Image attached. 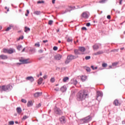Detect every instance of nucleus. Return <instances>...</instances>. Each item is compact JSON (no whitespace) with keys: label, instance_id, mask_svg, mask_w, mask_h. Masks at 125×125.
<instances>
[{"label":"nucleus","instance_id":"f257e3e1","mask_svg":"<svg viewBox=\"0 0 125 125\" xmlns=\"http://www.w3.org/2000/svg\"><path fill=\"white\" fill-rule=\"evenodd\" d=\"M88 94L85 91H80L77 95V100L78 101H83L84 100L86 97H87Z\"/></svg>","mask_w":125,"mask_h":125},{"label":"nucleus","instance_id":"f03ea898","mask_svg":"<svg viewBox=\"0 0 125 125\" xmlns=\"http://www.w3.org/2000/svg\"><path fill=\"white\" fill-rule=\"evenodd\" d=\"M90 121H91V118L90 117V116H88L82 119H80V123L81 124H86L90 122Z\"/></svg>","mask_w":125,"mask_h":125},{"label":"nucleus","instance_id":"7ed1b4c3","mask_svg":"<svg viewBox=\"0 0 125 125\" xmlns=\"http://www.w3.org/2000/svg\"><path fill=\"white\" fill-rule=\"evenodd\" d=\"M3 52L4 53H8V54H12L14 52H15V50L12 48L8 49H3Z\"/></svg>","mask_w":125,"mask_h":125},{"label":"nucleus","instance_id":"20e7f679","mask_svg":"<svg viewBox=\"0 0 125 125\" xmlns=\"http://www.w3.org/2000/svg\"><path fill=\"white\" fill-rule=\"evenodd\" d=\"M20 62H21V63H17V65H21V64H28V63H30L29 62V59H21L20 60Z\"/></svg>","mask_w":125,"mask_h":125},{"label":"nucleus","instance_id":"39448f33","mask_svg":"<svg viewBox=\"0 0 125 125\" xmlns=\"http://www.w3.org/2000/svg\"><path fill=\"white\" fill-rule=\"evenodd\" d=\"M82 17L83 18H84L85 19H87L89 16V13H88L87 12H83L82 15H81Z\"/></svg>","mask_w":125,"mask_h":125},{"label":"nucleus","instance_id":"423d86ee","mask_svg":"<svg viewBox=\"0 0 125 125\" xmlns=\"http://www.w3.org/2000/svg\"><path fill=\"white\" fill-rule=\"evenodd\" d=\"M55 113L57 115H62L63 114V112H62V110L58 108H55Z\"/></svg>","mask_w":125,"mask_h":125},{"label":"nucleus","instance_id":"0eeeda50","mask_svg":"<svg viewBox=\"0 0 125 125\" xmlns=\"http://www.w3.org/2000/svg\"><path fill=\"white\" fill-rule=\"evenodd\" d=\"M67 58L70 60V61H72V60H74V59H77V58H79V56L70 55L68 56Z\"/></svg>","mask_w":125,"mask_h":125},{"label":"nucleus","instance_id":"6e6552de","mask_svg":"<svg viewBox=\"0 0 125 125\" xmlns=\"http://www.w3.org/2000/svg\"><path fill=\"white\" fill-rule=\"evenodd\" d=\"M60 122L61 124H66V118L65 116H62L59 118Z\"/></svg>","mask_w":125,"mask_h":125},{"label":"nucleus","instance_id":"1a4fd4ad","mask_svg":"<svg viewBox=\"0 0 125 125\" xmlns=\"http://www.w3.org/2000/svg\"><path fill=\"white\" fill-rule=\"evenodd\" d=\"M79 51H80L81 54H84V52L85 51V48L84 47H79Z\"/></svg>","mask_w":125,"mask_h":125},{"label":"nucleus","instance_id":"9d476101","mask_svg":"<svg viewBox=\"0 0 125 125\" xmlns=\"http://www.w3.org/2000/svg\"><path fill=\"white\" fill-rule=\"evenodd\" d=\"M103 96V94H102V92L98 91L97 92V99L98 100V97H102Z\"/></svg>","mask_w":125,"mask_h":125},{"label":"nucleus","instance_id":"9b49d317","mask_svg":"<svg viewBox=\"0 0 125 125\" xmlns=\"http://www.w3.org/2000/svg\"><path fill=\"white\" fill-rule=\"evenodd\" d=\"M0 58L2 60H5L8 58V57L7 55L2 54L0 55Z\"/></svg>","mask_w":125,"mask_h":125},{"label":"nucleus","instance_id":"f8f14e48","mask_svg":"<svg viewBox=\"0 0 125 125\" xmlns=\"http://www.w3.org/2000/svg\"><path fill=\"white\" fill-rule=\"evenodd\" d=\"M8 90V87L6 85H3L1 86V90L2 91H6V90Z\"/></svg>","mask_w":125,"mask_h":125},{"label":"nucleus","instance_id":"ddd939ff","mask_svg":"<svg viewBox=\"0 0 125 125\" xmlns=\"http://www.w3.org/2000/svg\"><path fill=\"white\" fill-rule=\"evenodd\" d=\"M113 104L115 105V106H120V105H121V103H120V102H119V100H115Z\"/></svg>","mask_w":125,"mask_h":125},{"label":"nucleus","instance_id":"4468645a","mask_svg":"<svg viewBox=\"0 0 125 125\" xmlns=\"http://www.w3.org/2000/svg\"><path fill=\"white\" fill-rule=\"evenodd\" d=\"M54 58L56 60H60V59H61V58H62V56L58 54V55H56L54 57Z\"/></svg>","mask_w":125,"mask_h":125},{"label":"nucleus","instance_id":"2eb2a0df","mask_svg":"<svg viewBox=\"0 0 125 125\" xmlns=\"http://www.w3.org/2000/svg\"><path fill=\"white\" fill-rule=\"evenodd\" d=\"M26 80L27 81H30V82H34V77H32V76H29L28 77L26 78Z\"/></svg>","mask_w":125,"mask_h":125},{"label":"nucleus","instance_id":"dca6fc26","mask_svg":"<svg viewBox=\"0 0 125 125\" xmlns=\"http://www.w3.org/2000/svg\"><path fill=\"white\" fill-rule=\"evenodd\" d=\"M16 110L18 114H19V115H20L22 112V109H21V107H17L16 109Z\"/></svg>","mask_w":125,"mask_h":125},{"label":"nucleus","instance_id":"f3484780","mask_svg":"<svg viewBox=\"0 0 125 125\" xmlns=\"http://www.w3.org/2000/svg\"><path fill=\"white\" fill-rule=\"evenodd\" d=\"M42 92H37L35 94H34V97H39V96H42Z\"/></svg>","mask_w":125,"mask_h":125},{"label":"nucleus","instance_id":"a211bd4d","mask_svg":"<svg viewBox=\"0 0 125 125\" xmlns=\"http://www.w3.org/2000/svg\"><path fill=\"white\" fill-rule=\"evenodd\" d=\"M61 90L62 92H65L67 90V87L66 86H63L61 88Z\"/></svg>","mask_w":125,"mask_h":125},{"label":"nucleus","instance_id":"6ab92c4d","mask_svg":"<svg viewBox=\"0 0 125 125\" xmlns=\"http://www.w3.org/2000/svg\"><path fill=\"white\" fill-rule=\"evenodd\" d=\"M93 48L94 50H97V49L99 48V46H98V44H95L93 46Z\"/></svg>","mask_w":125,"mask_h":125},{"label":"nucleus","instance_id":"aec40b11","mask_svg":"<svg viewBox=\"0 0 125 125\" xmlns=\"http://www.w3.org/2000/svg\"><path fill=\"white\" fill-rule=\"evenodd\" d=\"M86 79H87V77H86V76L82 75L81 76V80H82V82H85V81L86 80Z\"/></svg>","mask_w":125,"mask_h":125},{"label":"nucleus","instance_id":"412c9836","mask_svg":"<svg viewBox=\"0 0 125 125\" xmlns=\"http://www.w3.org/2000/svg\"><path fill=\"white\" fill-rule=\"evenodd\" d=\"M103 51H99L96 53H94V55H99L100 54H103Z\"/></svg>","mask_w":125,"mask_h":125},{"label":"nucleus","instance_id":"4be33fe9","mask_svg":"<svg viewBox=\"0 0 125 125\" xmlns=\"http://www.w3.org/2000/svg\"><path fill=\"white\" fill-rule=\"evenodd\" d=\"M78 49L74 50V54H75V55H81V53H80Z\"/></svg>","mask_w":125,"mask_h":125},{"label":"nucleus","instance_id":"5701e85b","mask_svg":"<svg viewBox=\"0 0 125 125\" xmlns=\"http://www.w3.org/2000/svg\"><path fill=\"white\" fill-rule=\"evenodd\" d=\"M31 106H33V102L31 101L28 102L27 103V106L31 107Z\"/></svg>","mask_w":125,"mask_h":125},{"label":"nucleus","instance_id":"b1692460","mask_svg":"<svg viewBox=\"0 0 125 125\" xmlns=\"http://www.w3.org/2000/svg\"><path fill=\"white\" fill-rule=\"evenodd\" d=\"M24 32H25V33H27V32H29V31H30V28H29V27H27V26H25V27H24Z\"/></svg>","mask_w":125,"mask_h":125},{"label":"nucleus","instance_id":"393cba45","mask_svg":"<svg viewBox=\"0 0 125 125\" xmlns=\"http://www.w3.org/2000/svg\"><path fill=\"white\" fill-rule=\"evenodd\" d=\"M62 81L63 83H66V82H67V81H69V78L68 77H64L63 78Z\"/></svg>","mask_w":125,"mask_h":125},{"label":"nucleus","instance_id":"a878e982","mask_svg":"<svg viewBox=\"0 0 125 125\" xmlns=\"http://www.w3.org/2000/svg\"><path fill=\"white\" fill-rule=\"evenodd\" d=\"M42 78H40L38 80V84H42Z\"/></svg>","mask_w":125,"mask_h":125},{"label":"nucleus","instance_id":"bb28decb","mask_svg":"<svg viewBox=\"0 0 125 125\" xmlns=\"http://www.w3.org/2000/svg\"><path fill=\"white\" fill-rule=\"evenodd\" d=\"M21 49H22V45H19L17 47V49H18V50H19V51H20V50H21Z\"/></svg>","mask_w":125,"mask_h":125},{"label":"nucleus","instance_id":"cd10ccee","mask_svg":"<svg viewBox=\"0 0 125 125\" xmlns=\"http://www.w3.org/2000/svg\"><path fill=\"white\" fill-rule=\"evenodd\" d=\"M71 62V61L68 59V57H67V59L65 62V64H69Z\"/></svg>","mask_w":125,"mask_h":125},{"label":"nucleus","instance_id":"c85d7f7f","mask_svg":"<svg viewBox=\"0 0 125 125\" xmlns=\"http://www.w3.org/2000/svg\"><path fill=\"white\" fill-rule=\"evenodd\" d=\"M67 42H73V39L71 38H68L67 39Z\"/></svg>","mask_w":125,"mask_h":125},{"label":"nucleus","instance_id":"c756f323","mask_svg":"<svg viewBox=\"0 0 125 125\" xmlns=\"http://www.w3.org/2000/svg\"><path fill=\"white\" fill-rule=\"evenodd\" d=\"M28 118H29V116L24 115L23 116V117L22 118V121H25V120H26V119H28Z\"/></svg>","mask_w":125,"mask_h":125},{"label":"nucleus","instance_id":"7c9ffc66","mask_svg":"<svg viewBox=\"0 0 125 125\" xmlns=\"http://www.w3.org/2000/svg\"><path fill=\"white\" fill-rule=\"evenodd\" d=\"M107 0H101L99 1V3H105Z\"/></svg>","mask_w":125,"mask_h":125},{"label":"nucleus","instance_id":"2f4dec72","mask_svg":"<svg viewBox=\"0 0 125 125\" xmlns=\"http://www.w3.org/2000/svg\"><path fill=\"white\" fill-rule=\"evenodd\" d=\"M35 46H36L37 47H40V42H38L37 43H36L35 44Z\"/></svg>","mask_w":125,"mask_h":125},{"label":"nucleus","instance_id":"473e14b6","mask_svg":"<svg viewBox=\"0 0 125 125\" xmlns=\"http://www.w3.org/2000/svg\"><path fill=\"white\" fill-rule=\"evenodd\" d=\"M11 27H12V26H11V25H10V27H7V28L5 29L6 32H8V31H9L10 30H11Z\"/></svg>","mask_w":125,"mask_h":125},{"label":"nucleus","instance_id":"72a5a7b5","mask_svg":"<svg viewBox=\"0 0 125 125\" xmlns=\"http://www.w3.org/2000/svg\"><path fill=\"white\" fill-rule=\"evenodd\" d=\"M34 14H36V15H40L41 14V12L40 11H35L34 12Z\"/></svg>","mask_w":125,"mask_h":125},{"label":"nucleus","instance_id":"f704fd0d","mask_svg":"<svg viewBox=\"0 0 125 125\" xmlns=\"http://www.w3.org/2000/svg\"><path fill=\"white\" fill-rule=\"evenodd\" d=\"M48 25H52V24H53V21L52 20H50L48 21Z\"/></svg>","mask_w":125,"mask_h":125},{"label":"nucleus","instance_id":"c9c22d12","mask_svg":"<svg viewBox=\"0 0 125 125\" xmlns=\"http://www.w3.org/2000/svg\"><path fill=\"white\" fill-rule=\"evenodd\" d=\"M50 82L51 83H54L55 82V78H51Z\"/></svg>","mask_w":125,"mask_h":125},{"label":"nucleus","instance_id":"e433bc0d","mask_svg":"<svg viewBox=\"0 0 125 125\" xmlns=\"http://www.w3.org/2000/svg\"><path fill=\"white\" fill-rule=\"evenodd\" d=\"M107 63H104L102 64V67H103L104 68H106V67H107Z\"/></svg>","mask_w":125,"mask_h":125},{"label":"nucleus","instance_id":"4c0bfd02","mask_svg":"<svg viewBox=\"0 0 125 125\" xmlns=\"http://www.w3.org/2000/svg\"><path fill=\"white\" fill-rule=\"evenodd\" d=\"M91 68L92 69V70H97V67L96 66L94 67L93 65L91 66Z\"/></svg>","mask_w":125,"mask_h":125},{"label":"nucleus","instance_id":"58836bf2","mask_svg":"<svg viewBox=\"0 0 125 125\" xmlns=\"http://www.w3.org/2000/svg\"><path fill=\"white\" fill-rule=\"evenodd\" d=\"M8 124L9 125H14V121H10V122H9Z\"/></svg>","mask_w":125,"mask_h":125},{"label":"nucleus","instance_id":"ea45409f","mask_svg":"<svg viewBox=\"0 0 125 125\" xmlns=\"http://www.w3.org/2000/svg\"><path fill=\"white\" fill-rule=\"evenodd\" d=\"M71 10H72V6H68L67 11H71Z\"/></svg>","mask_w":125,"mask_h":125},{"label":"nucleus","instance_id":"a19ab883","mask_svg":"<svg viewBox=\"0 0 125 125\" xmlns=\"http://www.w3.org/2000/svg\"><path fill=\"white\" fill-rule=\"evenodd\" d=\"M85 60H89V59H90V56H86L85 57Z\"/></svg>","mask_w":125,"mask_h":125},{"label":"nucleus","instance_id":"79ce46f5","mask_svg":"<svg viewBox=\"0 0 125 125\" xmlns=\"http://www.w3.org/2000/svg\"><path fill=\"white\" fill-rule=\"evenodd\" d=\"M27 13H25V16H28V15H29V13H30V11H29V10H26Z\"/></svg>","mask_w":125,"mask_h":125},{"label":"nucleus","instance_id":"37998d69","mask_svg":"<svg viewBox=\"0 0 125 125\" xmlns=\"http://www.w3.org/2000/svg\"><path fill=\"white\" fill-rule=\"evenodd\" d=\"M86 70L87 71V72H90L91 71L90 68L88 67H86Z\"/></svg>","mask_w":125,"mask_h":125},{"label":"nucleus","instance_id":"c03bdc74","mask_svg":"<svg viewBox=\"0 0 125 125\" xmlns=\"http://www.w3.org/2000/svg\"><path fill=\"white\" fill-rule=\"evenodd\" d=\"M23 39H24V37L21 36L18 39H17V41H20V40H23Z\"/></svg>","mask_w":125,"mask_h":125},{"label":"nucleus","instance_id":"a18cd8bd","mask_svg":"<svg viewBox=\"0 0 125 125\" xmlns=\"http://www.w3.org/2000/svg\"><path fill=\"white\" fill-rule=\"evenodd\" d=\"M21 102L23 103H27V101H26L25 99H21Z\"/></svg>","mask_w":125,"mask_h":125},{"label":"nucleus","instance_id":"49530a36","mask_svg":"<svg viewBox=\"0 0 125 125\" xmlns=\"http://www.w3.org/2000/svg\"><path fill=\"white\" fill-rule=\"evenodd\" d=\"M117 65H118V63L117 62H114L113 63H112L113 67H115V66H117Z\"/></svg>","mask_w":125,"mask_h":125},{"label":"nucleus","instance_id":"de8ad7c7","mask_svg":"<svg viewBox=\"0 0 125 125\" xmlns=\"http://www.w3.org/2000/svg\"><path fill=\"white\" fill-rule=\"evenodd\" d=\"M37 3H44V1H43V0H42V1H38L37 2Z\"/></svg>","mask_w":125,"mask_h":125},{"label":"nucleus","instance_id":"09e8293b","mask_svg":"<svg viewBox=\"0 0 125 125\" xmlns=\"http://www.w3.org/2000/svg\"><path fill=\"white\" fill-rule=\"evenodd\" d=\"M78 84V81L77 80H75L74 81V84H75V85H76V84Z\"/></svg>","mask_w":125,"mask_h":125},{"label":"nucleus","instance_id":"8fccbe9b","mask_svg":"<svg viewBox=\"0 0 125 125\" xmlns=\"http://www.w3.org/2000/svg\"><path fill=\"white\" fill-rule=\"evenodd\" d=\"M53 49H54V50H57L58 49V48L57 47H56V46H54V47H53Z\"/></svg>","mask_w":125,"mask_h":125},{"label":"nucleus","instance_id":"3c124183","mask_svg":"<svg viewBox=\"0 0 125 125\" xmlns=\"http://www.w3.org/2000/svg\"><path fill=\"white\" fill-rule=\"evenodd\" d=\"M86 26L87 27H89V26H90V23H89V22L87 23L86 24Z\"/></svg>","mask_w":125,"mask_h":125},{"label":"nucleus","instance_id":"603ef678","mask_svg":"<svg viewBox=\"0 0 125 125\" xmlns=\"http://www.w3.org/2000/svg\"><path fill=\"white\" fill-rule=\"evenodd\" d=\"M41 106H42V105L41 104H39L37 105V108H40V107H41Z\"/></svg>","mask_w":125,"mask_h":125},{"label":"nucleus","instance_id":"864d4df0","mask_svg":"<svg viewBox=\"0 0 125 125\" xmlns=\"http://www.w3.org/2000/svg\"><path fill=\"white\" fill-rule=\"evenodd\" d=\"M82 30H84L85 31H86V27H83L82 28Z\"/></svg>","mask_w":125,"mask_h":125},{"label":"nucleus","instance_id":"5fc2aeb1","mask_svg":"<svg viewBox=\"0 0 125 125\" xmlns=\"http://www.w3.org/2000/svg\"><path fill=\"white\" fill-rule=\"evenodd\" d=\"M107 19H111V16H110V15H108L107 16Z\"/></svg>","mask_w":125,"mask_h":125},{"label":"nucleus","instance_id":"6e6d98bb","mask_svg":"<svg viewBox=\"0 0 125 125\" xmlns=\"http://www.w3.org/2000/svg\"><path fill=\"white\" fill-rule=\"evenodd\" d=\"M43 78L44 79V80H45V79H47V76L44 75Z\"/></svg>","mask_w":125,"mask_h":125},{"label":"nucleus","instance_id":"4d7b16f0","mask_svg":"<svg viewBox=\"0 0 125 125\" xmlns=\"http://www.w3.org/2000/svg\"><path fill=\"white\" fill-rule=\"evenodd\" d=\"M55 90L56 91H59V88H55Z\"/></svg>","mask_w":125,"mask_h":125},{"label":"nucleus","instance_id":"13d9d810","mask_svg":"<svg viewBox=\"0 0 125 125\" xmlns=\"http://www.w3.org/2000/svg\"><path fill=\"white\" fill-rule=\"evenodd\" d=\"M119 4H122V2L123 1V0H119Z\"/></svg>","mask_w":125,"mask_h":125},{"label":"nucleus","instance_id":"bf43d9fd","mask_svg":"<svg viewBox=\"0 0 125 125\" xmlns=\"http://www.w3.org/2000/svg\"><path fill=\"white\" fill-rule=\"evenodd\" d=\"M48 42L47 40L43 41V42H44V43H45V42Z\"/></svg>","mask_w":125,"mask_h":125},{"label":"nucleus","instance_id":"052dcab7","mask_svg":"<svg viewBox=\"0 0 125 125\" xmlns=\"http://www.w3.org/2000/svg\"><path fill=\"white\" fill-rule=\"evenodd\" d=\"M39 52L40 53H42L43 51H42V50H40L39 51Z\"/></svg>","mask_w":125,"mask_h":125},{"label":"nucleus","instance_id":"680f3d73","mask_svg":"<svg viewBox=\"0 0 125 125\" xmlns=\"http://www.w3.org/2000/svg\"><path fill=\"white\" fill-rule=\"evenodd\" d=\"M55 0H52V2L53 4L55 3Z\"/></svg>","mask_w":125,"mask_h":125},{"label":"nucleus","instance_id":"e2e57ef3","mask_svg":"<svg viewBox=\"0 0 125 125\" xmlns=\"http://www.w3.org/2000/svg\"><path fill=\"white\" fill-rule=\"evenodd\" d=\"M25 48H24L22 49V50L21 51V52H24L25 51Z\"/></svg>","mask_w":125,"mask_h":125},{"label":"nucleus","instance_id":"0e129e2a","mask_svg":"<svg viewBox=\"0 0 125 125\" xmlns=\"http://www.w3.org/2000/svg\"><path fill=\"white\" fill-rule=\"evenodd\" d=\"M125 49V48H124V47H122V48H121V50H124V49Z\"/></svg>","mask_w":125,"mask_h":125},{"label":"nucleus","instance_id":"69168bd1","mask_svg":"<svg viewBox=\"0 0 125 125\" xmlns=\"http://www.w3.org/2000/svg\"><path fill=\"white\" fill-rule=\"evenodd\" d=\"M109 69L112 68V65H109Z\"/></svg>","mask_w":125,"mask_h":125},{"label":"nucleus","instance_id":"338daca9","mask_svg":"<svg viewBox=\"0 0 125 125\" xmlns=\"http://www.w3.org/2000/svg\"><path fill=\"white\" fill-rule=\"evenodd\" d=\"M1 29H2V26H0V30H1Z\"/></svg>","mask_w":125,"mask_h":125},{"label":"nucleus","instance_id":"774afa93","mask_svg":"<svg viewBox=\"0 0 125 125\" xmlns=\"http://www.w3.org/2000/svg\"><path fill=\"white\" fill-rule=\"evenodd\" d=\"M40 76H42V72H40Z\"/></svg>","mask_w":125,"mask_h":125}]
</instances>
